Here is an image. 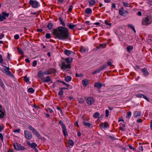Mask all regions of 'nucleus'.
Segmentation results:
<instances>
[{
	"label": "nucleus",
	"instance_id": "nucleus-61",
	"mask_svg": "<svg viewBox=\"0 0 152 152\" xmlns=\"http://www.w3.org/2000/svg\"><path fill=\"white\" fill-rule=\"evenodd\" d=\"M139 149L141 151H142L143 150V147L142 146H139Z\"/></svg>",
	"mask_w": 152,
	"mask_h": 152
},
{
	"label": "nucleus",
	"instance_id": "nucleus-54",
	"mask_svg": "<svg viewBox=\"0 0 152 152\" xmlns=\"http://www.w3.org/2000/svg\"><path fill=\"white\" fill-rule=\"evenodd\" d=\"M72 8L73 7L72 5H70L68 9V11L69 12H71L72 11Z\"/></svg>",
	"mask_w": 152,
	"mask_h": 152
},
{
	"label": "nucleus",
	"instance_id": "nucleus-60",
	"mask_svg": "<svg viewBox=\"0 0 152 152\" xmlns=\"http://www.w3.org/2000/svg\"><path fill=\"white\" fill-rule=\"evenodd\" d=\"M109 137L110 139L112 140V141L114 140L115 139L114 137H113L111 136H110Z\"/></svg>",
	"mask_w": 152,
	"mask_h": 152
},
{
	"label": "nucleus",
	"instance_id": "nucleus-34",
	"mask_svg": "<svg viewBox=\"0 0 152 152\" xmlns=\"http://www.w3.org/2000/svg\"><path fill=\"white\" fill-rule=\"evenodd\" d=\"M68 143L69 145L71 146H73L74 145V142L73 141L71 140H68Z\"/></svg>",
	"mask_w": 152,
	"mask_h": 152
},
{
	"label": "nucleus",
	"instance_id": "nucleus-37",
	"mask_svg": "<svg viewBox=\"0 0 152 152\" xmlns=\"http://www.w3.org/2000/svg\"><path fill=\"white\" fill-rule=\"evenodd\" d=\"M28 91L29 93H33L34 92V90L32 88H28Z\"/></svg>",
	"mask_w": 152,
	"mask_h": 152
},
{
	"label": "nucleus",
	"instance_id": "nucleus-23",
	"mask_svg": "<svg viewBox=\"0 0 152 152\" xmlns=\"http://www.w3.org/2000/svg\"><path fill=\"white\" fill-rule=\"evenodd\" d=\"M141 71L145 76H146L149 74L147 69L145 68H144L141 69Z\"/></svg>",
	"mask_w": 152,
	"mask_h": 152
},
{
	"label": "nucleus",
	"instance_id": "nucleus-12",
	"mask_svg": "<svg viewBox=\"0 0 152 152\" xmlns=\"http://www.w3.org/2000/svg\"><path fill=\"white\" fill-rule=\"evenodd\" d=\"M44 72L41 70H39L37 74L38 78L42 80L44 78Z\"/></svg>",
	"mask_w": 152,
	"mask_h": 152
},
{
	"label": "nucleus",
	"instance_id": "nucleus-40",
	"mask_svg": "<svg viewBox=\"0 0 152 152\" xmlns=\"http://www.w3.org/2000/svg\"><path fill=\"white\" fill-rule=\"evenodd\" d=\"M2 14L4 15L5 17H8L9 14V13H7L5 12H2Z\"/></svg>",
	"mask_w": 152,
	"mask_h": 152
},
{
	"label": "nucleus",
	"instance_id": "nucleus-45",
	"mask_svg": "<svg viewBox=\"0 0 152 152\" xmlns=\"http://www.w3.org/2000/svg\"><path fill=\"white\" fill-rule=\"evenodd\" d=\"M24 81L26 83H27L28 82H29V80L28 77L26 76H25L24 77Z\"/></svg>",
	"mask_w": 152,
	"mask_h": 152
},
{
	"label": "nucleus",
	"instance_id": "nucleus-27",
	"mask_svg": "<svg viewBox=\"0 0 152 152\" xmlns=\"http://www.w3.org/2000/svg\"><path fill=\"white\" fill-rule=\"evenodd\" d=\"M72 52L71 51L66 49L64 50V54L67 56H69V55L71 54Z\"/></svg>",
	"mask_w": 152,
	"mask_h": 152
},
{
	"label": "nucleus",
	"instance_id": "nucleus-26",
	"mask_svg": "<svg viewBox=\"0 0 152 152\" xmlns=\"http://www.w3.org/2000/svg\"><path fill=\"white\" fill-rule=\"evenodd\" d=\"M85 13L88 14H91L92 12V10L90 8H87L85 10Z\"/></svg>",
	"mask_w": 152,
	"mask_h": 152
},
{
	"label": "nucleus",
	"instance_id": "nucleus-56",
	"mask_svg": "<svg viewBox=\"0 0 152 152\" xmlns=\"http://www.w3.org/2000/svg\"><path fill=\"white\" fill-rule=\"evenodd\" d=\"M144 99H146L147 101H149V99H148V98L147 97L145 96V95H144L143 94V96H142V97Z\"/></svg>",
	"mask_w": 152,
	"mask_h": 152
},
{
	"label": "nucleus",
	"instance_id": "nucleus-29",
	"mask_svg": "<svg viewBox=\"0 0 152 152\" xmlns=\"http://www.w3.org/2000/svg\"><path fill=\"white\" fill-rule=\"evenodd\" d=\"M58 20L60 22V23H61V24L63 26L62 27H65L66 26H65V23L63 21V20L61 19V17H59Z\"/></svg>",
	"mask_w": 152,
	"mask_h": 152
},
{
	"label": "nucleus",
	"instance_id": "nucleus-38",
	"mask_svg": "<svg viewBox=\"0 0 152 152\" xmlns=\"http://www.w3.org/2000/svg\"><path fill=\"white\" fill-rule=\"evenodd\" d=\"M100 115L99 113L98 112H95L93 115V117L95 118H97Z\"/></svg>",
	"mask_w": 152,
	"mask_h": 152
},
{
	"label": "nucleus",
	"instance_id": "nucleus-24",
	"mask_svg": "<svg viewBox=\"0 0 152 152\" xmlns=\"http://www.w3.org/2000/svg\"><path fill=\"white\" fill-rule=\"evenodd\" d=\"M77 25L72 24V23H69L68 24V27L71 29L73 31H75L74 28Z\"/></svg>",
	"mask_w": 152,
	"mask_h": 152
},
{
	"label": "nucleus",
	"instance_id": "nucleus-10",
	"mask_svg": "<svg viewBox=\"0 0 152 152\" xmlns=\"http://www.w3.org/2000/svg\"><path fill=\"white\" fill-rule=\"evenodd\" d=\"M5 115V111L0 104V119L3 118Z\"/></svg>",
	"mask_w": 152,
	"mask_h": 152
},
{
	"label": "nucleus",
	"instance_id": "nucleus-35",
	"mask_svg": "<svg viewBox=\"0 0 152 152\" xmlns=\"http://www.w3.org/2000/svg\"><path fill=\"white\" fill-rule=\"evenodd\" d=\"M61 70L64 71H66L69 70L71 67H60Z\"/></svg>",
	"mask_w": 152,
	"mask_h": 152
},
{
	"label": "nucleus",
	"instance_id": "nucleus-50",
	"mask_svg": "<svg viewBox=\"0 0 152 152\" xmlns=\"http://www.w3.org/2000/svg\"><path fill=\"white\" fill-rule=\"evenodd\" d=\"M57 109L58 111L60 113H62V111L61 109V108L58 107H57Z\"/></svg>",
	"mask_w": 152,
	"mask_h": 152
},
{
	"label": "nucleus",
	"instance_id": "nucleus-1",
	"mask_svg": "<svg viewBox=\"0 0 152 152\" xmlns=\"http://www.w3.org/2000/svg\"><path fill=\"white\" fill-rule=\"evenodd\" d=\"M53 34L55 38L66 40L69 38L70 34L68 29L65 27L59 26L53 30Z\"/></svg>",
	"mask_w": 152,
	"mask_h": 152
},
{
	"label": "nucleus",
	"instance_id": "nucleus-41",
	"mask_svg": "<svg viewBox=\"0 0 152 152\" xmlns=\"http://www.w3.org/2000/svg\"><path fill=\"white\" fill-rule=\"evenodd\" d=\"M132 115V113L130 111L129 112L126 114V118H129Z\"/></svg>",
	"mask_w": 152,
	"mask_h": 152
},
{
	"label": "nucleus",
	"instance_id": "nucleus-42",
	"mask_svg": "<svg viewBox=\"0 0 152 152\" xmlns=\"http://www.w3.org/2000/svg\"><path fill=\"white\" fill-rule=\"evenodd\" d=\"M63 91L62 88H60V91L58 92V95L60 96H62L63 94Z\"/></svg>",
	"mask_w": 152,
	"mask_h": 152
},
{
	"label": "nucleus",
	"instance_id": "nucleus-36",
	"mask_svg": "<svg viewBox=\"0 0 152 152\" xmlns=\"http://www.w3.org/2000/svg\"><path fill=\"white\" fill-rule=\"evenodd\" d=\"M80 52H81L82 53H83L86 52V50L85 48L83 47H81L80 48Z\"/></svg>",
	"mask_w": 152,
	"mask_h": 152
},
{
	"label": "nucleus",
	"instance_id": "nucleus-16",
	"mask_svg": "<svg viewBox=\"0 0 152 152\" xmlns=\"http://www.w3.org/2000/svg\"><path fill=\"white\" fill-rule=\"evenodd\" d=\"M87 103L89 105L92 104L94 102V100L92 98H88L86 100Z\"/></svg>",
	"mask_w": 152,
	"mask_h": 152
},
{
	"label": "nucleus",
	"instance_id": "nucleus-20",
	"mask_svg": "<svg viewBox=\"0 0 152 152\" xmlns=\"http://www.w3.org/2000/svg\"><path fill=\"white\" fill-rule=\"evenodd\" d=\"M141 112L140 111H135L134 114V117L138 118L141 116Z\"/></svg>",
	"mask_w": 152,
	"mask_h": 152
},
{
	"label": "nucleus",
	"instance_id": "nucleus-2",
	"mask_svg": "<svg viewBox=\"0 0 152 152\" xmlns=\"http://www.w3.org/2000/svg\"><path fill=\"white\" fill-rule=\"evenodd\" d=\"M72 61V58H66L64 61H62L61 62L62 66H70Z\"/></svg>",
	"mask_w": 152,
	"mask_h": 152
},
{
	"label": "nucleus",
	"instance_id": "nucleus-51",
	"mask_svg": "<svg viewBox=\"0 0 152 152\" xmlns=\"http://www.w3.org/2000/svg\"><path fill=\"white\" fill-rule=\"evenodd\" d=\"M128 26L130 28L132 29V30L134 28V27L132 24H128Z\"/></svg>",
	"mask_w": 152,
	"mask_h": 152
},
{
	"label": "nucleus",
	"instance_id": "nucleus-53",
	"mask_svg": "<svg viewBox=\"0 0 152 152\" xmlns=\"http://www.w3.org/2000/svg\"><path fill=\"white\" fill-rule=\"evenodd\" d=\"M14 38L16 39H18L19 38V36L18 34H16L14 36Z\"/></svg>",
	"mask_w": 152,
	"mask_h": 152
},
{
	"label": "nucleus",
	"instance_id": "nucleus-44",
	"mask_svg": "<svg viewBox=\"0 0 152 152\" xmlns=\"http://www.w3.org/2000/svg\"><path fill=\"white\" fill-rule=\"evenodd\" d=\"M60 82L67 87H69L70 86V85L69 84H67L63 81H60Z\"/></svg>",
	"mask_w": 152,
	"mask_h": 152
},
{
	"label": "nucleus",
	"instance_id": "nucleus-30",
	"mask_svg": "<svg viewBox=\"0 0 152 152\" xmlns=\"http://www.w3.org/2000/svg\"><path fill=\"white\" fill-rule=\"evenodd\" d=\"M72 80V78L70 76H67L65 78V80L67 82H70Z\"/></svg>",
	"mask_w": 152,
	"mask_h": 152
},
{
	"label": "nucleus",
	"instance_id": "nucleus-59",
	"mask_svg": "<svg viewBox=\"0 0 152 152\" xmlns=\"http://www.w3.org/2000/svg\"><path fill=\"white\" fill-rule=\"evenodd\" d=\"M78 102L79 103H83L84 101L83 99L80 98L79 99Z\"/></svg>",
	"mask_w": 152,
	"mask_h": 152
},
{
	"label": "nucleus",
	"instance_id": "nucleus-8",
	"mask_svg": "<svg viewBox=\"0 0 152 152\" xmlns=\"http://www.w3.org/2000/svg\"><path fill=\"white\" fill-rule=\"evenodd\" d=\"M13 146L15 149L17 151L24 150L25 149L24 147L22 146L21 144H18V143H14Z\"/></svg>",
	"mask_w": 152,
	"mask_h": 152
},
{
	"label": "nucleus",
	"instance_id": "nucleus-48",
	"mask_svg": "<svg viewBox=\"0 0 152 152\" xmlns=\"http://www.w3.org/2000/svg\"><path fill=\"white\" fill-rule=\"evenodd\" d=\"M123 4L124 6L126 7H129V4L127 3H126L125 2H123Z\"/></svg>",
	"mask_w": 152,
	"mask_h": 152
},
{
	"label": "nucleus",
	"instance_id": "nucleus-4",
	"mask_svg": "<svg viewBox=\"0 0 152 152\" xmlns=\"http://www.w3.org/2000/svg\"><path fill=\"white\" fill-rule=\"evenodd\" d=\"M28 128L30 131H32L33 133L39 139H41L42 138L39 133L37 131L36 129L33 127L31 125L28 126Z\"/></svg>",
	"mask_w": 152,
	"mask_h": 152
},
{
	"label": "nucleus",
	"instance_id": "nucleus-19",
	"mask_svg": "<svg viewBox=\"0 0 152 152\" xmlns=\"http://www.w3.org/2000/svg\"><path fill=\"white\" fill-rule=\"evenodd\" d=\"M102 86L101 83L100 82L95 83L94 85V87L98 89L100 88Z\"/></svg>",
	"mask_w": 152,
	"mask_h": 152
},
{
	"label": "nucleus",
	"instance_id": "nucleus-57",
	"mask_svg": "<svg viewBox=\"0 0 152 152\" xmlns=\"http://www.w3.org/2000/svg\"><path fill=\"white\" fill-rule=\"evenodd\" d=\"M20 130L19 129H17L14 130L13 131V132H14L15 133H16V132L20 133Z\"/></svg>",
	"mask_w": 152,
	"mask_h": 152
},
{
	"label": "nucleus",
	"instance_id": "nucleus-39",
	"mask_svg": "<svg viewBox=\"0 0 152 152\" xmlns=\"http://www.w3.org/2000/svg\"><path fill=\"white\" fill-rule=\"evenodd\" d=\"M18 51L19 53L21 55H23V52L22 51L21 49L20 48H17Z\"/></svg>",
	"mask_w": 152,
	"mask_h": 152
},
{
	"label": "nucleus",
	"instance_id": "nucleus-52",
	"mask_svg": "<svg viewBox=\"0 0 152 152\" xmlns=\"http://www.w3.org/2000/svg\"><path fill=\"white\" fill-rule=\"evenodd\" d=\"M106 116L107 117L109 115V111L108 110H105Z\"/></svg>",
	"mask_w": 152,
	"mask_h": 152
},
{
	"label": "nucleus",
	"instance_id": "nucleus-25",
	"mask_svg": "<svg viewBox=\"0 0 152 152\" xmlns=\"http://www.w3.org/2000/svg\"><path fill=\"white\" fill-rule=\"evenodd\" d=\"M106 45L107 44L105 43L101 44H100L99 46H97L96 47V48L97 49L100 48H104L106 47Z\"/></svg>",
	"mask_w": 152,
	"mask_h": 152
},
{
	"label": "nucleus",
	"instance_id": "nucleus-15",
	"mask_svg": "<svg viewBox=\"0 0 152 152\" xmlns=\"http://www.w3.org/2000/svg\"><path fill=\"white\" fill-rule=\"evenodd\" d=\"M27 144L28 146L33 149L34 147H36L37 146V145L34 142L31 143L29 141L27 142Z\"/></svg>",
	"mask_w": 152,
	"mask_h": 152
},
{
	"label": "nucleus",
	"instance_id": "nucleus-32",
	"mask_svg": "<svg viewBox=\"0 0 152 152\" xmlns=\"http://www.w3.org/2000/svg\"><path fill=\"white\" fill-rule=\"evenodd\" d=\"M0 86L5 90V86L2 81L0 78Z\"/></svg>",
	"mask_w": 152,
	"mask_h": 152
},
{
	"label": "nucleus",
	"instance_id": "nucleus-49",
	"mask_svg": "<svg viewBox=\"0 0 152 152\" xmlns=\"http://www.w3.org/2000/svg\"><path fill=\"white\" fill-rule=\"evenodd\" d=\"M37 61L36 60L34 61L32 63V66H36L37 64Z\"/></svg>",
	"mask_w": 152,
	"mask_h": 152
},
{
	"label": "nucleus",
	"instance_id": "nucleus-3",
	"mask_svg": "<svg viewBox=\"0 0 152 152\" xmlns=\"http://www.w3.org/2000/svg\"><path fill=\"white\" fill-rule=\"evenodd\" d=\"M4 68L1 69L2 71L6 75L10 76L13 79L14 78L15 76L10 71L9 67H4Z\"/></svg>",
	"mask_w": 152,
	"mask_h": 152
},
{
	"label": "nucleus",
	"instance_id": "nucleus-64",
	"mask_svg": "<svg viewBox=\"0 0 152 152\" xmlns=\"http://www.w3.org/2000/svg\"><path fill=\"white\" fill-rule=\"evenodd\" d=\"M107 64L108 66H112L111 63L110 61H109L107 62Z\"/></svg>",
	"mask_w": 152,
	"mask_h": 152
},
{
	"label": "nucleus",
	"instance_id": "nucleus-17",
	"mask_svg": "<svg viewBox=\"0 0 152 152\" xmlns=\"http://www.w3.org/2000/svg\"><path fill=\"white\" fill-rule=\"evenodd\" d=\"M83 120L82 124L84 126L89 128H91L93 127V125L92 124L90 123L86 122L84 119H83Z\"/></svg>",
	"mask_w": 152,
	"mask_h": 152
},
{
	"label": "nucleus",
	"instance_id": "nucleus-63",
	"mask_svg": "<svg viewBox=\"0 0 152 152\" xmlns=\"http://www.w3.org/2000/svg\"><path fill=\"white\" fill-rule=\"evenodd\" d=\"M0 138L1 140L3 141V136L2 133H0Z\"/></svg>",
	"mask_w": 152,
	"mask_h": 152
},
{
	"label": "nucleus",
	"instance_id": "nucleus-6",
	"mask_svg": "<svg viewBox=\"0 0 152 152\" xmlns=\"http://www.w3.org/2000/svg\"><path fill=\"white\" fill-rule=\"evenodd\" d=\"M59 123V124L61 126L62 128V132L65 137H66L68 136V133L67 132L66 128L64 124L63 123V121L61 120H60Z\"/></svg>",
	"mask_w": 152,
	"mask_h": 152
},
{
	"label": "nucleus",
	"instance_id": "nucleus-18",
	"mask_svg": "<svg viewBox=\"0 0 152 152\" xmlns=\"http://www.w3.org/2000/svg\"><path fill=\"white\" fill-rule=\"evenodd\" d=\"M89 81L88 80L84 79L82 81L83 86L84 87H86L89 84Z\"/></svg>",
	"mask_w": 152,
	"mask_h": 152
},
{
	"label": "nucleus",
	"instance_id": "nucleus-58",
	"mask_svg": "<svg viewBox=\"0 0 152 152\" xmlns=\"http://www.w3.org/2000/svg\"><path fill=\"white\" fill-rule=\"evenodd\" d=\"M3 61L2 56L0 54V62L2 63L3 62Z\"/></svg>",
	"mask_w": 152,
	"mask_h": 152
},
{
	"label": "nucleus",
	"instance_id": "nucleus-43",
	"mask_svg": "<svg viewBox=\"0 0 152 152\" xmlns=\"http://www.w3.org/2000/svg\"><path fill=\"white\" fill-rule=\"evenodd\" d=\"M6 19V18L3 15L0 16V20L1 21H3Z\"/></svg>",
	"mask_w": 152,
	"mask_h": 152
},
{
	"label": "nucleus",
	"instance_id": "nucleus-33",
	"mask_svg": "<svg viewBox=\"0 0 152 152\" xmlns=\"http://www.w3.org/2000/svg\"><path fill=\"white\" fill-rule=\"evenodd\" d=\"M133 49V47L131 46H128L127 48V50L129 53H130L131 51Z\"/></svg>",
	"mask_w": 152,
	"mask_h": 152
},
{
	"label": "nucleus",
	"instance_id": "nucleus-13",
	"mask_svg": "<svg viewBox=\"0 0 152 152\" xmlns=\"http://www.w3.org/2000/svg\"><path fill=\"white\" fill-rule=\"evenodd\" d=\"M99 126L101 128L103 129H106L109 127V125L108 123L106 122H104L103 123H101Z\"/></svg>",
	"mask_w": 152,
	"mask_h": 152
},
{
	"label": "nucleus",
	"instance_id": "nucleus-22",
	"mask_svg": "<svg viewBox=\"0 0 152 152\" xmlns=\"http://www.w3.org/2000/svg\"><path fill=\"white\" fill-rule=\"evenodd\" d=\"M105 67H102L95 70L92 73V74H96L99 72L101 71L104 69Z\"/></svg>",
	"mask_w": 152,
	"mask_h": 152
},
{
	"label": "nucleus",
	"instance_id": "nucleus-9",
	"mask_svg": "<svg viewBox=\"0 0 152 152\" xmlns=\"http://www.w3.org/2000/svg\"><path fill=\"white\" fill-rule=\"evenodd\" d=\"M24 137L25 138L28 140H30L32 138V135L31 133L27 130H25L24 132Z\"/></svg>",
	"mask_w": 152,
	"mask_h": 152
},
{
	"label": "nucleus",
	"instance_id": "nucleus-5",
	"mask_svg": "<svg viewBox=\"0 0 152 152\" xmlns=\"http://www.w3.org/2000/svg\"><path fill=\"white\" fill-rule=\"evenodd\" d=\"M152 22V18L149 16H147L142 20V23L143 25H146L151 24Z\"/></svg>",
	"mask_w": 152,
	"mask_h": 152
},
{
	"label": "nucleus",
	"instance_id": "nucleus-46",
	"mask_svg": "<svg viewBox=\"0 0 152 152\" xmlns=\"http://www.w3.org/2000/svg\"><path fill=\"white\" fill-rule=\"evenodd\" d=\"M105 23L107 25L109 26V27H111V23H109L108 21L107 20H105L104 21Z\"/></svg>",
	"mask_w": 152,
	"mask_h": 152
},
{
	"label": "nucleus",
	"instance_id": "nucleus-28",
	"mask_svg": "<svg viewBox=\"0 0 152 152\" xmlns=\"http://www.w3.org/2000/svg\"><path fill=\"white\" fill-rule=\"evenodd\" d=\"M88 2L90 6H94L96 3V2L95 0H89Z\"/></svg>",
	"mask_w": 152,
	"mask_h": 152
},
{
	"label": "nucleus",
	"instance_id": "nucleus-11",
	"mask_svg": "<svg viewBox=\"0 0 152 152\" xmlns=\"http://www.w3.org/2000/svg\"><path fill=\"white\" fill-rule=\"evenodd\" d=\"M56 72V70L54 69L50 68L48 70L44 72L45 75H49Z\"/></svg>",
	"mask_w": 152,
	"mask_h": 152
},
{
	"label": "nucleus",
	"instance_id": "nucleus-62",
	"mask_svg": "<svg viewBox=\"0 0 152 152\" xmlns=\"http://www.w3.org/2000/svg\"><path fill=\"white\" fill-rule=\"evenodd\" d=\"M47 111L49 112L50 113H51L53 112V110L50 108H48V111L47 110Z\"/></svg>",
	"mask_w": 152,
	"mask_h": 152
},
{
	"label": "nucleus",
	"instance_id": "nucleus-7",
	"mask_svg": "<svg viewBox=\"0 0 152 152\" xmlns=\"http://www.w3.org/2000/svg\"><path fill=\"white\" fill-rule=\"evenodd\" d=\"M29 4L34 8H38L40 6L39 2L36 0H30Z\"/></svg>",
	"mask_w": 152,
	"mask_h": 152
},
{
	"label": "nucleus",
	"instance_id": "nucleus-55",
	"mask_svg": "<svg viewBox=\"0 0 152 152\" xmlns=\"http://www.w3.org/2000/svg\"><path fill=\"white\" fill-rule=\"evenodd\" d=\"M136 96L137 97H139V98H141L143 96V94H137L136 95Z\"/></svg>",
	"mask_w": 152,
	"mask_h": 152
},
{
	"label": "nucleus",
	"instance_id": "nucleus-14",
	"mask_svg": "<svg viewBox=\"0 0 152 152\" xmlns=\"http://www.w3.org/2000/svg\"><path fill=\"white\" fill-rule=\"evenodd\" d=\"M121 9L122 10H119V13L121 15H124L129 13V12L127 11L123 10V7H121Z\"/></svg>",
	"mask_w": 152,
	"mask_h": 152
},
{
	"label": "nucleus",
	"instance_id": "nucleus-21",
	"mask_svg": "<svg viewBox=\"0 0 152 152\" xmlns=\"http://www.w3.org/2000/svg\"><path fill=\"white\" fill-rule=\"evenodd\" d=\"M51 80V78L50 76H47L45 78L44 77V79L42 80V81L43 82L47 83L50 82Z\"/></svg>",
	"mask_w": 152,
	"mask_h": 152
},
{
	"label": "nucleus",
	"instance_id": "nucleus-31",
	"mask_svg": "<svg viewBox=\"0 0 152 152\" xmlns=\"http://www.w3.org/2000/svg\"><path fill=\"white\" fill-rule=\"evenodd\" d=\"M53 26V24L51 23H49L47 26V27L50 30L52 29Z\"/></svg>",
	"mask_w": 152,
	"mask_h": 152
},
{
	"label": "nucleus",
	"instance_id": "nucleus-47",
	"mask_svg": "<svg viewBox=\"0 0 152 152\" xmlns=\"http://www.w3.org/2000/svg\"><path fill=\"white\" fill-rule=\"evenodd\" d=\"M45 37L47 39H49L51 37V35L50 34L47 33L46 34Z\"/></svg>",
	"mask_w": 152,
	"mask_h": 152
}]
</instances>
